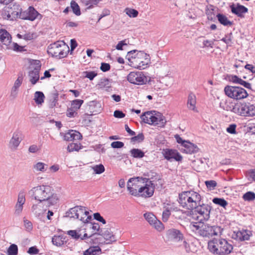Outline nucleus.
Listing matches in <instances>:
<instances>
[{
  "instance_id": "f3484780",
  "label": "nucleus",
  "mask_w": 255,
  "mask_h": 255,
  "mask_svg": "<svg viewBox=\"0 0 255 255\" xmlns=\"http://www.w3.org/2000/svg\"><path fill=\"white\" fill-rule=\"evenodd\" d=\"M47 208L44 205V203L39 201L38 203L34 204L32 206L31 211L36 217L41 219Z\"/></svg>"
},
{
  "instance_id": "72a5a7b5",
  "label": "nucleus",
  "mask_w": 255,
  "mask_h": 255,
  "mask_svg": "<svg viewBox=\"0 0 255 255\" xmlns=\"http://www.w3.org/2000/svg\"><path fill=\"white\" fill-rule=\"evenodd\" d=\"M130 152L131 156L136 158H141L144 156V153L138 148H133L130 150Z\"/></svg>"
},
{
  "instance_id": "c85d7f7f",
  "label": "nucleus",
  "mask_w": 255,
  "mask_h": 255,
  "mask_svg": "<svg viewBox=\"0 0 255 255\" xmlns=\"http://www.w3.org/2000/svg\"><path fill=\"white\" fill-rule=\"evenodd\" d=\"M196 96L194 94L191 93L189 94L187 100V107L189 109L195 111L196 109Z\"/></svg>"
},
{
  "instance_id": "5701e85b",
  "label": "nucleus",
  "mask_w": 255,
  "mask_h": 255,
  "mask_svg": "<svg viewBox=\"0 0 255 255\" xmlns=\"http://www.w3.org/2000/svg\"><path fill=\"white\" fill-rule=\"evenodd\" d=\"M20 135L21 133L19 131H15L14 132L9 141V146L11 149H16L19 145L21 141Z\"/></svg>"
},
{
  "instance_id": "20e7f679",
  "label": "nucleus",
  "mask_w": 255,
  "mask_h": 255,
  "mask_svg": "<svg viewBox=\"0 0 255 255\" xmlns=\"http://www.w3.org/2000/svg\"><path fill=\"white\" fill-rule=\"evenodd\" d=\"M140 119L144 123L160 127H164L166 122L164 117L155 111L144 112L140 116Z\"/></svg>"
},
{
  "instance_id": "dca6fc26",
  "label": "nucleus",
  "mask_w": 255,
  "mask_h": 255,
  "mask_svg": "<svg viewBox=\"0 0 255 255\" xmlns=\"http://www.w3.org/2000/svg\"><path fill=\"white\" fill-rule=\"evenodd\" d=\"M166 236L169 241L174 242H178L183 239V235L181 232L179 230L175 229L168 230Z\"/></svg>"
},
{
  "instance_id": "412c9836",
  "label": "nucleus",
  "mask_w": 255,
  "mask_h": 255,
  "mask_svg": "<svg viewBox=\"0 0 255 255\" xmlns=\"http://www.w3.org/2000/svg\"><path fill=\"white\" fill-rule=\"evenodd\" d=\"M7 7H9V10L11 14V17L13 20L16 18L18 16H19L20 12H21V8L17 3L10 4Z\"/></svg>"
},
{
  "instance_id": "9d476101",
  "label": "nucleus",
  "mask_w": 255,
  "mask_h": 255,
  "mask_svg": "<svg viewBox=\"0 0 255 255\" xmlns=\"http://www.w3.org/2000/svg\"><path fill=\"white\" fill-rule=\"evenodd\" d=\"M42 15L40 14L33 6H29L27 9L21 11L19 15V18L22 19L34 21V20L41 19Z\"/></svg>"
},
{
  "instance_id": "7ed1b4c3",
  "label": "nucleus",
  "mask_w": 255,
  "mask_h": 255,
  "mask_svg": "<svg viewBox=\"0 0 255 255\" xmlns=\"http://www.w3.org/2000/svg\"><path fill=\"white\" fill-rule=\"evenodd\" d=\"M226 109L227 111H231L235 114L242 116H255V106L250 103H239L234 105L231 104L228 105L226 103Z\"/></svg>"
},
{
  "instance_id": "7c9ffc66",
  "label": "nucleus",
  "mask_w": 255,
  "mask_h": 255,
  "mask_svg": "<svg viewBox=\"0 0 255 255\" xmlns=\"http://www.w3.org/2000/svg\"><path fill=\"white\" fill-rule=\"evenodd\" d=\"M101 252V249L98 246L90 247L83 253V255H98Z\"/></svg>"
},
{
  "instance_id": "9b49d317",
  "label": "nucleus",
  "mask_w": 255,
  "mask_h": 255,
  "mask_svg": "<svg viewBox=\"0 0 255 255\" xmlns=\"http://www.w3.org/2000/svg\"><path fill=\"white\" fill-rule=\"evenodd\" d=\"M127 80L133 84L143 85L146 84L147 78L141 72H131L128 75Z\"/></svg>"
},
{
  "instance_id": "49530a36",
  "label": "nucleus",
  "mask_w": 255,
  "mask_h": 255,
  "mask_svg": "<svg viewBox=\"0 0 255 255\" xmlns=\"http://www.w3.org/2000/svg\"><path fill=\"white\" fill-rule=\"evenodd\" d=\"M23 80V75L22 73H19L17 79L15 80L13 86L12 87L14 89H18L22 84Z\"/></svg>"
},
{
  "instance_id": "2f4dec72",
  "label": "nucleus",
  "mask_w": 255,
  "mask_h": 255,
  "mask_svg": "<svg viewBox=\"0 0 255 255\" xmlns=\"http://www.w3.org/2000/svg\"><path fill=\"white\" fill-rule=\"evenodd\" d=\"M236 88L235 86H227L224 88V93L229 97L235 99Z\"/></svg>"
},
{
  "instance_id": "c9c22d12",
  "label": "nucleus",
  "mask_w": 255,
  "mask_h": 255,
  "mask_svg": "<svg viewBox=\"0 0 255 255\" xmlns=\"http://www.w3.org/2000/svg\"><path fill=\"white\" fill-rule=\"evenodd\" d=\"M82 146L80 143H71L68 145L67 149L69 152L74 151H78L81 148Z\"/></svg>"
},
{
  "instance_id": "a19ab883",
  "label": "nucleus",
  "mask_w": 255,
  "mask_h": 255,
  "mask_svg": "<svg viewBox=\"0 0 255 255\" xmlns=\"http://www.w3.org/2000/svg\"><path fill=\"white\" fill-rule=\"evenodd\" d=\"M8 255H17L18 254V247L15 244L11 245L7 249Z\"/></svg>"
},
{
  "instance_id": "c03bdc74",
  "label": "nucleus",
  "mask_w": 255,
  "mask_h": 255,
  "mask_svg": "<svg viewBox=\"0 0 255 255\" xmlns=\"http://www.w3.org/2000/svg\"><path fill=\"white\" fill-rule=\"evenodd\" d=\"M99 105V104L96 103V102L94 101H91L90 102L89 110L90 111V113H91V115H96L101 111L100 107H98V110H93L94 107H96Z\"/></svg>"
},
{
  "instance_id": "423d86ee",
  "label": "nucleus",
  "mask_w": 255,
  "mask_h": 255,
  "mask_svg": "<svg viewBox=\"0 0 255 255\" xmlns=\"http://www.w3.org/2000/svg\"><path fill=\"white\" fill-rule=\"evenodd\" d=\"M48 53L53 57L61 59L65 57L69 51V46L63 41H57L48 46Z\"/></svg>"
},
{
  "instance_id": "58836bf2",
  "label": "nucleus",
  "mask_w": 255,
  "mask_h": 255,
  "mask_svg": "<svg viewBox=\"0 0 255 255\" xmlns=\"http://www.w3.org/2000/svg\"><path fill=\"white\" fill-rule=\"evenodd\" d=\"M71 7L72 9L73 13L77 16L81 14L80 8L78 3L74 0H72L71 2Z\"/></svg>"
},
{
  "instance_id": "0eeeda50",
  "label": "nucleus",
  "mask_w": 255,
  "mask_h": 255,
  "mask_svg": "<svg viewBox=\"0 0 255 255\" xmlns=\"http://www.w3.org/2000/svg\"><path fill=\"white\" fill-rule=\"evenodd\" d=\"M198 221L201 222L200 221ZM204 221L201 222V229L199 231L200 236L204 238H210L213 236H218L221 234L223 229L221 227L210 226L207 224H204Z\"/></svg>"
},
{
  "instance_id": "3c124183",
  "label": "nucleus",
  "mask_w": 255,
  "mask_h": 255,
  "mask_svg": "<svg viewBox=\"0 0 255 255\" xmlns=\"http://www.w3.org/2000/svg\"><path fill=\"white\" fill-rule=\"evenodd\" d=\"M125 11L126 12V14L130 17H135L137 16L138 13L136 10L132 8H127Z\"/></svg>"
},
{
  "instance_id": "6e6d98bb",
  "label": "nucleus",
  "mask_w": 255,
  "mask_h": 255,
  "mask_svg": "<svg viewBox=\"0 0 255 255\" xmlns=\"http://www.w3.org/2000/svg\"><path fill=\"white\" fill-rule=\"evenodd\" d=\"M101 0H82V1L85 3V5H90L88 7L89 8L92 7L93 4H97Z\"/></svg>"
},
{
  "instance_id": "e2e57ef3",
  "label": "nucleus",
  "mask_w": 255,
  "mask_h": 255,
  "mask_svg": "<svg viewBox=\"0 0 255 255\" xmlns=\"http://www.w3.org/2000/svg\"><path fill=\"white\" fill-rule=\"evenodd\" d=\"M124 146V143L122 141H114L111 143V146L114 148H120Z\"/></svg>"
},
{
  "instance_id": "603ef678",
  "label": "nucleus",
  "mask_w": 255,
  "mask_h": 255,
  "mask_svg": "<svg viewBox=\"0 0 255 255\" xmlns=\"http://www.w3.org/2000/svg\"><path fill=\"white\" fill-rule=\"evenodd\" d=\"M205 183L207 188L210 190H214L217 184L215 180H207Z\"/></svg>"
},
{
  "instance_id": "680f3d73",
  "label": "nucleus",
  "mask_w": 255,
  "mask_h": 255,
  "mask_svg": "<svg viewBox=\"0 0 255 255\" xmlns=\"http://www.w3.org/2000/svg\"><path fill=\"white\" fill-rule=\"evenodd\" d=\"M94 218L97 221L102 222L103 224H105L106 223V220L103 218L102 216H101L99 213H96L94 214Z\"/></svg>"
},
{
  "instance_id": "864d4df0",
  "label": "nucleus",
  "mask_w": 255,
  "mask_h": 255,
  "mask_svg": "<svg viewBox=\"0 0 255 255\" xmlns=\"http://www.w3.org/2000/svg\"><path fill=\"white\" fill-rule=\"evenodd\" d=\"M144 139V135L142 133L138 134L136 136L132 137L130 138L131 142H140L142 141Z\"/></svg>"
},
{
  "instance_id": "cd10ccee",
  "label": "nucleus",
  "mask_w": 255,
  "mask_h": 255,
  "mask_svg": "<svg viewBox=\"0 0 255 255\" xmlns=\"http://www.w3.org/2000/svg\"><path fill=\"white\" fill-rule=\"evenodd\" d=\"M236 91L235 92V99L241 100L247 98L249 94L247 91L244 88L240 87H236Z\"/></svg>"
},
{
  "instance_id": "09e8293b",
  "label": "nucleus",
  "mask_w": 255,
  "mask_h": 255,
  "mask_svg": "<svg viewBox=\"0 0 255 255\" xmlns=\"http://www.w3.org/2000/svg\"><path fill=\"white\" fill-rule=\"evenodd\" d=\"M95 173L97 174L102 173L105 171V167L102 164L96 165L92 167Z\"/></svg>"
},
{
  "instance_id": "8fccbe9b",
  "label": "nucleus",
  "mask_w": 255,
  "mask_h": 255,
  "mask_svg": "<svg viewBox=\"0 0 255 255\" xmlns=\"http://www.w3.org/2000/svg\"><path fill=\"white\" fill-rule=\"evenodd\" d=\"M83 102V100L79 99L73 101L72 103V108L76 110L80 109Z\"/></svg>"
},
{
  "instance_id": "774afa93",
  "label": "nucleus",
  "mask_w": 255,
  "mask_h": 255,
  "mask_svg": "<svg viewBox=\"0 0 255 255\" xmlns=\"http://www.w3.org/2000/svg\"><path fill=\"white\" fill-rule=\"evenodd\" d=\"M229 80L233 83L240 84L242 79L239 78L236 75H232L229 77Z\"/></svg>"
},
{
  "instance_id": "79ce46f5",
  "label": "nucleus",
  "mask_w": 255,
  "mask_h": 255,
  "mask_svg": "<svg viewBox=\"0 0 255 255\" xmlns=\"http://www.w3.org/2000/svg\"><path fill=\"white\" fill-rule=\"evenodd\" d=\"M146 220L151 225L156 221V217L151 213H146L144 214Z\"/></svg>"
},
{
  "instance_id": "b1692460",
  "label": "nucleus",
  "mask_w": 255,
  "mask_h": 255,
  "mask_svg": "<svg viewBox=\"0 0 255 255\" xmlns=\"http://www.w3.org/2000/svg\"><path fill=\"white\" fill-rule=\"evenodd\" d=\"M236 238L240 241H248L252 236V232L248 230H242L237 232Z\"/></svg>"
},
{
  "instance_id": "a18cd8bd",
  "label": "nucleus",
  "mask_w": 255,
  "mask_h": 255,
  "mask_svg": "<svg viewBox=\"0 0 255 255\" xmlns=\"http://www.w3.org/2000/svg\"><path fill=\"white\" fill-rule=\"evenodd\" d=\"M148 176L149 177L148 178L149 181H152V183L153 182L159 181L161 179V176L156 172H150V174H149Z\"/></svg>"
},
{
  "instance_id": "4c0bfd02",
  "label": "nucleus",
  "mask_w": 255,
  "mask_h": 255,
  "mask_svg": "<svg viewBox=\"0 0 255 255\" xmlns=\"http://www.w3.org/2000/svg\"><path fill=\"white\" fill-rule=\"evenodd\" d=\"M243 199L246 201H253L255 200V193L252 191H248L243 196Z\"/></svg>"
},
{
  "instance_id": "c756f323",
  "label": "nucleus",
  "mask_w": 255,
  "mask_h": 255,
  "mask_svg": "<svg viewBox=\"0 0 255 255\" xmlns=\"http://www.w3.org/2000/svg\"><path fill=\"white\" fill-rule=\"evenodd\" d=\"M67 234L75 240H78L79 239H81L82 240H84L86 239L90 240V237H88L87 233H85L83 236H81V235L77 232L76 230H70L68 231ZM89 241L90 240H89Z\"/></svg>"
},
{
  "instance_id": "6e6552de",
  "label": "nucleus",
  "mask_w": 255,
  "mask_h": 255,
  "mask_svg": "<svg viewBox=\"0 0 255 255\" xmlns=\"http://www.w3.org/2000/svg\"><path fill=\"white\" fill-rule=\"evenodd\" d=\"M136 56L132 59V64L131 66L139 69H145L150 63L149 55L142 51H139Z\"/></svg>"
},
{
  "instance_id": "4d7b16f0",
  "label": "nucleus",
  "mask_w": 255,
  "mask_h": 255,
  "mask_svg": "<svg viewBox=\"0 0 255 255\" xmlns=\"http://www.w3.org/2000/svg\"><path fill=\"white\" fill-rule=\"evenodd\" d=\"M236 128L237 125L235 124H233L230 125L228 128H226L227 131L231 134H235L236 133Z\"/></svg>"
},
{
  "instance_id": "f8f14e48",
  "label": "nucleus",
  "mask_w": 255,
  "mask_h": 255,
  "mask_svg": "<svg viewBox=\"0 0 255 255\" xmlns=\"http://www.w3.org/2000/svg\"><path fill=\"white\" fill-rule=\"evenodd\" d=\"M34 64L35 66L33 69L28 72L29 81L32 85H35L39 80L40 78L39 72L41 68V64L39 61L35 60Z\"/></svg>"
},
{
  "instance_id": "4be33fe9",
  "label": "nucleus",
  "mask_w": 255,
  "mask_h": 255,
  "mask_svg": "<svg viewBox=\"0 0 255 255\" xmlns=\"http://www.w3.org/2000/svg\"><path fill=\"white\" fill-rule=\"evenodd\" d=\"M81 134L74 130H70L64 135V139L67 141L79 140L82 138Z\"/></svg>"
},
{
  "instance_id": "1a4fd4ad",
  "label": "nucleus",
  "mask_w": 255,
  "mask_h": 255,
  "mask_svg": "<svg viewBox=\"0 0 255 255\" xmlns=\"http://www.w3.org/2000/svg\"><path fill=\"white\" fill-rule=\"evenodd\" d=\"M96 235L102 236L108 242L107 243H110V242H113L116 241V238L111 231L107 230L105 231L101 230L98 233H95L92 236H90L89 242L94 244H97L102 243L100 241V238H97L96 237Z\"/></svg>"
},
{
  "instance_id": "f03ea898",
  "label": "nucleus",
  "mask_w": 255,
  "mask_h": 255,
  "mask_svg": "<svg viewBox=\"0 0 255 255\" xmlns=\"http://www.w3.org/2000/svg\"><path fill=\"white\" fill-rule=\"evenodd\" d=\"M35 200L44 203L46 208L57 204L58 198L54 192L52 187L48 185H40L32 188L29 191Z\"/></svg>"
},
{
  "instance_id": "a211bd4d",
  "label": "nucleus",
  "mask_w": 255,
  "mask_h": 255,
  "mask_svg": "<svg viewBox=\"0 0 255 255\" xmlns=\"http://www.w3.org/2000/svg\"><path fill=\"white\" fill-rule=\"evenodd\" d=\"M77 219L83 223H88L92 219L91 216L89 215V212L86 210L85 207L78 206Z\"/></svg>"
},
{
  "instance_id": "69168bd1",
  "label": "nucleus",
  "mask_w": 255,
  "mask_h": 255,
  "mask_svg": "<svg viewBox=\"0 0 255 255\" xmlns=\"http://www.w3.org/2000/svg\"><path fill=\"white\" fill-rule=\"evenodd\" d=\"M111 66L109 63H102L100 67V69L103 72H107L110 70Z\"/></svg>"
},
{
  "instance_id": "f704fd0d",
  "label": "nucleus",
  "mask_w": 255,
  "mask_h": 255,
  "mask_svg": "<svg viewBox=\"0 0 255 255\" xmlns=\"http://www.w3.org/2000/svg\"><path fill=\"white\" fill-rule=\"evenodd\" d=\"M44 98V95L42 92L37 91L34 94V100L37 104H41L43 103Z\"/></svg>"
},
{
  "instance_id": "bb28decb",
  "label": "nucleus",
  "mask_w": 255,
  "mask_h": 255,
  "mask_svg": "<svg viewBox=\"0 0 255 255\" xmlns=\"http://www.w3.org/2000/svg\"><path fill=\"white\" fill-rule=\"evenodd\" d=\"M183 147L185 148L184 149V152L188 154L197 152L199 149L197 145L189 142V141H187Z\"/></svg>"
},
{
  "instance_id": "f257e3e1",
  "label": "nucleus",
  "mask_w": 255,
  "mask_h": 255,
  "mask_svg": "<svg viewBox=\"0 0 255 255\" xmlns=\"http://www.w3.org/2000/svg\"><path fill=\"white\" fill-rule=\"evenodd\" d=\"M201 200L200 195L193 191H184L179 194L180 205L187 210H194L195 214L198 215L194 218L202 222L209 219L211 208L207 204H201Z\"/></svg>"
},
{
  "instance_id": "de8ad7c7",
  "label": "nucleus",
  "mask_w": 255,
  "mask_h": 255,
  "mask_svg": "<svg viewBox=\"0 0 255 255\" xmlns=\"http://www.w3.org/2000/svg\"><path fill=\"white\" fill-rule=\"evenodd\" d=\"M202 222L199 224L197 223H192L190 225V228L194 232H197L199 234V231L201 229Z\"/></svg>"
},
{
  "instance_id": "0e129e2a",
  "label": "nucleus",
  "mask_w": 255,
  "mask_h": 255,
  "mask_svg": "<svg viewBox=\"0 0 255 255\" xmlns=\"http://www.w3.org/2000/svg\"><path fill=\"white\" fill-rule=\"evenodd\" d=\"M85 77L89 79L90 80H93L94 78L97 75V74L94 71H86L85 72Z\"/></svg>"
},
{
  "instance_id": "37998d69",
  "label": "nucleus",
  "mask_w": 255,
  "mask_h": 255,
  "mask_svg": "<svg viewBox=\"0 0 255 255\" xmlns=\"http://www.w3.org/2000/svg\"><path fill=\"white\" fill-rule=\"evenodd\" d=\"M1 15L4 19L9 20H13V19H12L11 17V14H10L9 10V7H7V6H5L1 12Z\"/></svg>"
},
{
  "instance_id": "393cba45",
  "label": "nucleus",
  "mask_w": 255,
  "mask_h": 255,
  "mask_svg": "<svg viewBox=\"0 0 255 255\" xmlns=\"http://www.w3.org/2000/svg\"><path fill=\"white\" fill-rule=\"evenodd\" d=\"M52 244L57 247H62L67 243V237L64 235H54L52 238Z\"/></svg>"
},
{
  "instance_id": "aec40b11",
  "label": "nucleus",
  "mask_w": 255,
  "mask_h": 255,
  "mask_svg": "<svg viewBox=\"0 0 255 255\" xmlns=\"http://www.w3.org/2000/svg\"><path fill=\"white\" fill-rule=\"evenodd\" d=\"M230 8L232 13L240 17H243L244 14L248 11V9L246 7L239 3H237V5L232 4L230 5Z\"/></svg>"
},
{
  "instance_id": "2eb2a0df",
  "label": "nucleus",
  "mask_w": 255,
  "mask_h": 255,
  "mask_svg": "<svg viewBox=\"0 0 255 255\" xmlns=\"http://www.w3.org/2000/svg\"><path fill=\"white\" fill-rule=\"evenodd\" d=\"M162 153L165 159L168 161H171L172 159H174L177 161H180L182 159V156L176 150L166 148L163 149Z\"/></svg>"
},
{
  "instance_id": "052dcab7",
  "label": "nucleus",
  "mask_w": 255,
  "mask_h": 255,
  "mask_svg": "<svg viewBox=\"0 0 255 255\" xmlns=\"http://www.w3.org/2000/svg\"><path fill=\"white\" fill-rule=\"evenodd\" d=\"M127 40L125 39L122 41H120L119 42L118 44L116 46V48L118 50H123L124 49L123 48V47L125 46L128 45V43L126 42Z\"/></svg>"
},
{
  "instance_id": "39448f33",
  "label": "nucleus",
  "mask_w": 255,
  "mask_h": 255,
  "mask_svg": "<svg viewBox=\"0 0 255 255\" xmlns=\"http://www.w3.org/2000/svg\"><path fill=\"white\" fill-rule=\"evenodd\" d=\"M147 181V178L142 177L130 178L127 183V189L130 195L139 197V193L142 191L143 183Z\"/></svg>"
},
{
  "instance_id": "bf43d9fd",
  "label": "nucleus",
  "mask_w": 255,
  "mask_h": 255,
  "mask_svg": "<svg viewBox=\"0 0 255 255\" xmlns=\"http://www.w3.org/2000/svg\"><path fill=\"white\" fill-rule=\"evenodd\" d=\"M151 225L158 231H161L163 229V224L157 219H156V221L154 222Z\"/></svg>"
},
{
  "instance_id": "ea45409f",
  "label": "nucleus",
  "mask_w": 255,
  "mask_h": 255,
  "mask_svg": "<svg viewBox=\"0 0 255 255\" xmlns=\"http://www.w3.org/2000/svg\"><path fill=\"white\" fill-rule=\"evenodd\" d=\"M139 51L136 50H133L128 52V54L126 56V59L128 60V61L130 62V65H131L132 64V59L134 57H136L137 52Z\"/></svg>"
},
{
  "instance_id": "a878e982",
  "label": "nucleus",
  "mask_w": 255,
  "mask_h": 255,
  "mask_svg": "<svg viewBox=\"0 0 255 255\" xmlns=\"http://www.w3.org/2000/svg\"><path fill=\"white\" fill-rule=\"evenodd\" d=\"M0 40L6 45H8L11 43V35L5 29H0Z\"/></svg>"
},
{
  "instance_id": "6ab92c4d",
  "label": "nucleus",
  "mask_w": 255,
  "mask_h": 255,
  "mask_svg": "<svg viewBox=\"0 0 255 255\" xmlns=\"http://www.w3.org/2000/svg\"><path fill=\"white\" fill-rule=\"evenodd\" d=\"M25 202V195L23 192L20 191L18 196L16 204L15 206L14 214L19 215L22 211L23 205Z\"/></svg>"
},
{
  "instance_id": "5fc2aeb1",
  "label": "nucleus",
  "mask_w": 255,
  "mask_h": 255,
  "mask_svg": "<svg viewBox=\"0 0 255 255\" xmlns=\"http://www.w3.org/2000/svg\"><path fill=\"white\" fill-rule=\"evenodd\" d=\"M233 249V246L229 244L228 242L224 239V254H229Z\"/></svg>"
},
{
  "instance_id": "4468645a",
  "label": "nucleus",
  "mask_w": 255,
  "mask_h": 255,
  "mask_svg": "<svg viewBox=\"0 0 255 255\" xmlns=\"http://www.w3.org/2000/svg\"><path fill=\"white\" fill-rule=\"evenodd\" d=\"M217 8L214 7L213 5H209L206 10V13L208 20H213L217 17L219 21L222 24H223V14L216 12Z\"/></svg>"
},
{
  "instance_id": "ddd939ff",
  "label": "nucleus",
  "mask_w": 255,
  "mask_h": 255,
  "mask_svg": "<svg viewBox=\"0 0 255 255\" xmlns=\"http://www.w3.org/2000/svg\"><path fill=\"white\" fill-rule=\"evenodd\" d=\"M142 187V191L139 194V197L148 198L153 195L154 191V186L152 181H149V179H148L147 182L143 183Z\"/></svg>"
},
{
  "instance_id": "13d9d810",
  "label": "nucleus",
  "mask_w": 255,
  "mask_h": 255,
  "mask_svg": "<svg viewBox=\"0 0 255 255\" xmlns=\"http://www.w3.org/2000/svg\"><path fill=\"white\" fill-rule=\"evenodd\" d=\"M170 215V211L168 208H166L162 213V220L163 222H166Z\"/></svg>"
},
{
  "instance_id": "e433bc0d",
  "label": "nucleus",
  "mask_w": 255,
  "mask_h": 255,
  "mask_svg": "<svg viewBox=\"0 0 255 255\" xmlns=\"http://www.w3.org/2000/svg\"><path fill=\"white\" fill-rule=\"evenodd\" d=\"M78 206H76L73 208H71L68 212L66 213V216L69 217L70 218H73L75 219H77V214L78 212Z\"/></svg>"
},
{
  "instance_id": "338daca9",
  "label": "nucleus",
  "mask_w": 255,
  "mask_h": 255,
  "mask_svg": "<svg viewBox=\"0 0 255 255\" xmlns=\"http://www.w3.org/2000/svg\"><path fill=\"white\" fill-rule=\"evenodd\" d=\"M175 138L176 140V141L181 144V145L183 146L186 144L188 140H183L178 134H176L175 135Z\"/></svg>"
},
{
  "instance_id": "473e14b6",
  "label": "nucleus",
  "mask_w": 255,
  "mask_h": 255,
  "mask_svg": "<svg viewBox=\"0 0 255 255\" xmlns=\"http://www.w3.org/2000/svg\"><path fill=\"white\" fill-rule=\"evenodd\" d=\"M48 165L41 162H38L33 165V169L36 171L44 172L46 171Z\"/></svg>"
}]
</instances>
